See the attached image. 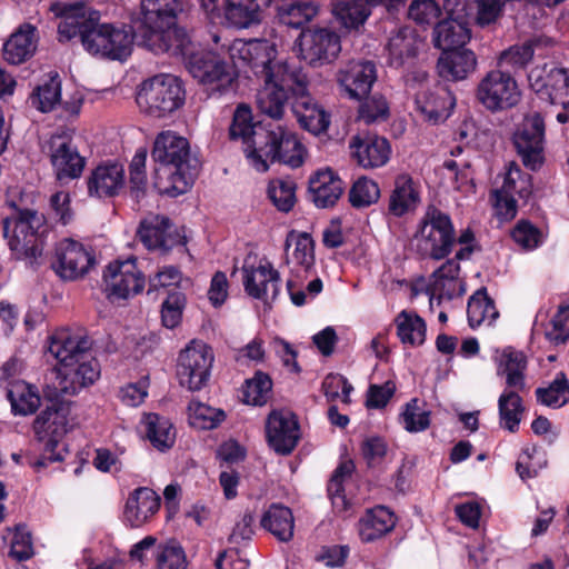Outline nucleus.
<instances>
[{"instance_id":"obj_1","label":"nucleus","mask_w":569,"mask_h":569,"mask_svg":"<svg viewBox=\"0 0 569 569\" xmlns=\"http://www.w3.org/2000/svg\"><path fill=\"white\" fill-rule=\"evenodd\" d=\"M58 26L59 41L79 38L83 48L94 56L124 60L131 54L133 37L123 28L100 23L98 11L83 3L64 6Z\"/></svg>"},{"instance_id":"obj_2","label":"nucleus","mask_w":569,"mask_h":569,"mask_svg":"<svg viewBox=\"0 0 569 569\" xmlns=\"http://www.w3.org/2000/svg\"><path fill=\"white\" fill-rule=\"evenodd\" d=\"M49 352L58 361L52 372L56 397L74 396L100 377V365L92 355V340L82 332H56L50 338Z\"/></svg>"},{"instance_id":"obj_3","label":"nucleus","mask_w":569,"mask_h":569,"mask_svg":"<svg viewBox=\"0 0 569 569\" xmlns=\"http://www.w3.org/2000/svg\"><path fill=\"white\" fill-rule=\"evenodd\" d=\"M142 21L136 37L139 44L156 54L186 56L191 44L177 20L186 10V0H141Z\"/></svg>"},{"instance_id":"obj_4","label":"nucleus","mask_w":569,"mask_h":569,"mask_svg":"<svg viewBox=\"0 0 569 569\" xmlns=\"http://www.w3.org/2000/svg\"><path fill=\"white\" fill-rule=\"evenodd\" d=\"M151 157L156 168V184L161 192L177 197L189 190L197 176V160L190 159V146L186 138L173 131L160 132L153 143Z\"/></svg>"},{"instance_id":"obj_5","label":"nucleus","mask_w":569,"mask_h":569,"mask_svg":"<svg viewBox=\"0 0 569 569\" xmlns=\"http://www.w3.org/2000/svg\"><path fill=\"white\" fill-rule=\"evenodd\" d=\"M3 237L17 260H28L30 264L42 256L49 227L44 214L22 209L2 220Z\"/></svg>"},{"instance_id":"obj_6","label":"nucleus","mask_w":569,"mask_h":569,"mask_svg":"<svg viewBox=\"0 0 569 569\" xmlns=\"http://www.w3.org/2000/svg\"><path fill=\"white\" fill-rule=\"evenodd\" d=\"M305 147L296 133L279 123H268L267 132H259L257 147L248 153L251 164L260 172L269 169L268 162L298 168L303 163Z\"/></svg>"},{"instance_id":"obj_7","label":"nucleus","mask_w":569,"mask_h":569,"mask_svg":"<svg viewBox=\"0 0 569 569\" xmlns=\"http://www.w3.org/2000/svg\"><path fill=\"white\" fill-rule=\"evenodd\" d=\"M456 244V230L450 216L435 206H428L418 222L410 246L421 259L448 258Z\"/></svg>"},{"instance_id":"obj_8","label":"nucleus","mask_w":569,"mask_h":569,"mask_svg":"<svg viewBox=\"0 0 569 569\" xmlns=\"http://www.w3.org/2000/svg\"><path fill=\"white\" fill-rule=\"evenodd\" d=\"M186 100L182 82L174 76L161 73L153 76L138 87L137 106L143 114L162 119L179 110Z\"/></svg>"},{"instance_id":"obj_9","label":"nucleus","mask_w":569,"mask_h":569,"mask_svg":"<svg viewBox=\"0 0 569 569\" xmlns=\"http://www.w3.org/2000/svg\"><path fill=\"white\" fill-rule=\"evenodd\" d=\"M187 56L189 72L203 86L208 97H220L233 89L237 74L233 66L226 59L213 51L191 53L190 47Z\"/></svg>"},{"instance_id":"obj_10","label":"nucleus","mask_w":569,"mask_h":569,"mask_svg":"<svg viewBox=\"0 0 569 569\" xmlns=\"http://www.w3.org/2000/svg\"><path fill=\"white\" fill-rule=\"evenodd\" d=\"M68 412L60 403L48 406L33 421L32 429L37 441L43 445V455L39 458L27 457V462L36 470L47 468L49 463L62 460L56 448L67 433Z\"/></svg>"},{"instance_id":"obj_11","label":"nucleus","mask_w":569,"mask_h":569,"mask_svg":"<svg viewBox=\"0 0 569 569\" xmlns=\"http://www.w3.org/2000/svg\"><path fill=\"white\" fill-rule=\"evenodd\" d=\"M231 57H236L242 62L240 67H249L258 80H273L274 77H284V80H291L290 70L300 66L291 62L276 61L277 50L268 40H250L239 42L233 46Z\"/></svg>"},{"instance_id":"obj_12","label":"nucleus","mask_w":569,"mask_h":569,"mask_svg":"<svg viewBox=\"0 0 569 569\" xmlns=\"http://www.w3.org/2000/svg\"><path fill=\"white\" fill-rule=\"evenodd\" d=\"M42 150L60 183H68L82 176L87 160L74 143L73 130L58 129L44 142Z\"/></svg>"},{"instance_id":"obj_13","label":"nucleus","mask_w":569,"mask_h":569,"mask_svg":"<svg viewBox=\"0 0 569 569\" xmlns=\"http://www.w3.org/2000/svg\"><path fill=\"white\" fill-rule=\"evenodd\" d=\"M470 0H445L448 17L433 29V44L442 51L461 49L470 39L468 8Z\"/></svg>"},{"instance_id":"obj_14","label":"nucleus","mask_w":569,"mask_h":569,"mask_svg":"<svg viewBox=\"0 0 569 569\" xmlns=\"http://www.w3.org/2000/svg\"><path fill=\"white\" fill-rule=\"evenodd\" d=\"M477 100L489 111H502L516 106L520 99L517 81L509 71L493 69L480 80Z\"/></svg>"},{"instance_id":"obj_15","label":"nucleus","mask_w":569,"mask_h":569,"mask_svg":"<svg viewBox=\"0 0 569 569\" xmlns=\"http://www.w3.org/2000/svg\"><path fill=\"white\" fill-rule=\"evenodd\" d=\"M94 264L96 256L91 247L69 238L57 242L51 268L60 279L78 280L84 277Z\"/></svg>"},{"instance_id":"obj_16","label":"nucleus","mask_w":569,"mask_h":569,"mask_svg":"<svg viewBox=\"0 0 569 569\" xmlns=\"http://www.w3.org/2000/svg\"><path fill=\"white\" fill-rule=\"evenodd\" d=\"M545 119L539 112L527 114L513 133L512 142L523 166L538 170L545 161Z\"/></svg>"},{"instance_id":"obj_17","label":"nucleus","mask_w":569,"mask_h":569,"mask_svg":"<svg viewBox=\"0 0 569 569\" xmlns=\"http://www.w3.org/2000/svg\"><path fill=\"white\" fill-rule=\"evenodd\" d=\"M212 362L213 353L209 346L203 342H190L178 357L179 383L190 391L202 389L209 380Z\"/></svg>"},{"instance_id":"obj_18","label":"nucleus","mask_w":569,"mask_h":569,"mask_svg":"<svg viewBox=\"0 0 569 569\" xmlns=\"http://www.w3.org/2000/svg\"><path fill=\"white\" fill-rule=\"evenodd\" d=\"M106 292L109 299H129L142 292L146 286L143 272L137 266V258L110 262L103 271Z\"/></svg>"},{"instance_id":"obj_19","label":"nucleus","mask_w":569,"mask_h":569,"mask_svg":"<svg viewBox=\"0 0 569 569\" xmlns=\"http://www.w3.org/2000/svg\"><path fill=\"white\" fill-rule=\"evenodd\" d=\"M528 82L532 91L551 104L569 102V69L545 64L535 67L528 73Z\"/></svg>"},{"instance_id":"obj_20","label":"nucleus","mask_w":569,"mask_h":569,"mask_svg":"<svg viewBox=\"0 0 569 569\" xmlns=\"http://www.w3.org/2000/svg\"><path fill=\"white\" fill-rule=\"evenodd\" d=\"M291 80L282 81L283 77H274L273 80H262L263 87L257 93V106L261 113L279 120L283 117L289 99L295 100V87L298 80L305 77L302 68L290 70Z\"/></svg>"},{"instance_id":"obj_21","label":"nucleus","mask_w":569,"mask_h":569,"mask_svg":"<svg viewBox=\"0 0 569 569\" xmlns=\"http://www.w3.org/2000/svg\"><path fill=\"white\" fill-rule=\"evenodd\" d=\"M307 74L299 78L295 87V100L291 109L299 124L315 136L326 132L330 124V114L309 94Z\"/></svg>"},{"instance_id":"obj_22","label":"nucleus","mask_w":569,"mask_h":569,"mask_svg":"<svg viewBox=\"0 0 569 569\" xmlns=\"http://www.w3.org/2000/svg\"><path fill=\"white\" fill-rule=\"evenodd\" d=\"M266 438L277 453L290 455L301 438L296 415L284 409L272 410L266 420Z\"/></svg>"},{"instance_id":"obj_23","label":"nucleus","mask_w":569,"mask_h":569,"mask_svg":"<svg viewBox=\"0 0 569 569\" xmlns=\"http://www.w3.org/2000/svg\"><path fill=\"white\" fill-rule=\"evenodd\" d=\"M137 236L149 250L166 252L178 244H186V238L179 233L170 219L159 214L144 218L139 224Z\"/></svg>"},{"instance_id":"obj_24","label":"nucleus","mask_w":569,"mask_h":569,"mask_svg":"<svg viewBox=\"0 0 569 569\" xmlns=\"http://www.w3.org/2000/svg\"><path fill=\"white\" fill-rule=\"evenodd\" d=\"M340 50V38L333 31L321 28L302 33L301 54L311 66L330 63Z\"/></svg>"},{"instance_id":"obj_25","label":"nucleus","mask_w":569,"mask_h":569,"mask_svg":"<svg viewBox=\"0 0 569 569\" xmlns=\"http://www.w3.org/2000/svg\"><path fill=\"white\" fill-rule=\"evenodd\" d=\"M351 158L363 169L381 168L390 159V142L376 134H357L349 141Z\"/></svg>"},{"instance_id":"obj_26","label":"nucleus","mask_w":569,"mask_h":569,"mask_svg":"<svg viewBox=\"0 0 569 569\" xmlns=\"http://www.w3.org/2000/svg\"><path fill=\"white\" fill-rule=\"evenodd\" d=\"M243 287L246 292L264 303L276 300L280 292V273L267 262L258 267H243Z\"/></svg>"},{"instance_id":"obj_27","label":"nucleus","mask_w":569,"mask_h":569,"mask_svg":"<svg viewBox=\"0 0 569 569\" xmlns=\"http://www.w3.org/2000/svg\"><path fill=\"white\" fill-rule=\"evenodd\" d=\"M346 189L345 182L330 168L319 169L309 177L308 198L319 209L337 204Z\"/></svg>"},{"instance_id":"obj_28","label":"nucleus","mask_w":569,"mask_h":569,"mask_svg":"<svg viewBox=\"0 0 569 569\" xmlns=\"http://www.w3.org/2000/svg\"><path fill=\"white\" fill-rule=\"evenodd\" d=\"M338 82L349 98H366L377 80V69L371 61L352 62L338 72Z\"/></svg>"},{"instance_id":"obj_29","label":"nucleus","mask_w":569,"mask_h":569,"mask_svg":"<svg viewBox=\"0 0 569 569\" xmlns=\"http://www.w3.org/2000/svg\"><path fill=\"white\" fill-rule=\"evenodd\" d=\"M126 182L123 166L101 163L87 178L88 193L96 198H112L119 194Z\"/></svg>"},{"instance_id":"obj_30","label":"nucleus","mask_w":569,"mask_h":569,"mask_svg":"<svg viewBox=\"0 0 569 569\" xmlns=\"http://www.w3.org/2000/svg\"><path fill=\"white\" fill-rule=\"evenodd\" d=\"M417 110L425 120L437 124L449 118L455 98L445 87L438 84L433 90H423L416 96Z\"/></svg>"},{"instance_id":"obj_31","label":"nucleus","mask_w":569,"mask_h":569,"mask_svg":"<svg viewBox=\"0 0 569 569\" xmlns=\"http://www.w3.org/2000/svg\"><path fill=\"white\" fill-rule=\"evenodd\" d=\"M160 508V497L146 487L136 489L127 499L123 518L132 528L144 525Z\"/></svg>"},{"instance_id":"obj_32","label":"nucleus","mask_w":569,"mask_h":569,"mask_svg":"<svg viewBox=\"0 0 569 569\" xmlns=\"http://www.w3.org/2000/svg\"><path fill=\"white\" fill-rule=\"evenodd\" d=\"M477 58L469 49L442 51L437 69L441 78L451 81L463 80L476 70Z\"/></svg>"},{"instance_id":"obj_33","label":"nucleus","mask_w":569,"mask_h":569,"mask_svg":"<svg viewBox=\"0 0 569 569\" xmlns=\"http://www.w3.org/2000/svg\"><path fill=\"white\" fill-rule=\"evenodd\" d=\"M419 202L420 191L413 179L407 173L397 176L389 197V213L397 218L403 217L415 211Z\"/></svg>"},{"instance_id":"obj_34","label":"nucleus","mask_w":569,"mask_h":569,"mask_svg":"<svg viewBox=\"0 0 569 569\" xmlns=\"http://www.w3.org/2000/svg\"><path fill=\"white\" fill-rule=\"evenodd\" d=\"M37 42V28L24 23L4 42L3 57L11 64H21L34 54Z\"/></svg>"},{"instance_id":"obj_35","label":"nucleus","mask_w":569,"mask_h":569,"mask_svg":"<svg viewBox=\"0 0 569 569\" xmlns=\"http://www.w3.org/2000/svg\"><path fill=\"white\" fill-rule=\"evenodd\" d=\"M268 123L253 122L252 111L247 104H239L232 117L229 127V138L231 140H241L246 146L247 154L257 147V138L259 132H267Z\"/></svg>"},{"instance_id":"obj_36","label":"nucleus","mask_w":569,"mask_h":569,"mask_svg":"<svg viewBox=\"0 0 569 569\" xmlns=\"http://www.w3.org/2000/svg\"><path fill=\"white\" fill-rule=\"evenodd\" d=\"M496 362L497 375L506 378L507 388L516 390L526 388L527 358L522 351L507 347L496 357Z\"/></svg>"},{"instance_id":"obj_37","label":"nucleus","mask_w":569,"mask_h":569,"mask_svg":"<svg viewBox=\"0 0 569 569\" xmlns=\"http://www.w3.org/2000/svg\"><path fill=\"white\" fill-rule=\"evenodd\" d=\"M276 0H227L226 18L237 28H248L261 21L262 11Z\"/></svg>"},{"instance_id":"obj_38","label":"nucleus","mask_w":569,"mask_h":569,"mask_svg":"<svg viewBox=\"0 0 569 569\" xmlns=\"http://www.w3.org/2000/svg\"><path fill=\"white\" fill-rule=\"evenodd\" d=\"M7 399L10 402L11 411L14 416L24 417L32 415L41 405V397L38 388L23 380L9 382L7 388Z\"/></svg>"},{"instance_id":"obj_39","label":"nucleus","mask_w":569,"mask_h":569,"mask_svg":"<svg viewBox=\"0 0 569 569\" xmlns=\"http://www.w3.org/2000/svg\"><path fill=\"white\" fill-rule=\"evenodd\" d=\"M260 526L279 541L288 542L293 538V515L291 509L283 505H270L260 519Z\"/></svg>"},{"instance_id":"obj_40","label":"nucleus","mask_w":569,"mask_h":569,"mask_svg":"<svg viewBox=\"0 0 569 569\" xmlns=\"http://www.w3.org/2000/svg\"><path fill=\"white\" fill-rule=\"evenodd\" d=\"M395 527L392 512L386 507L379 506L368 510L359 520L358 531L363 542L375 541Z\"/></svg>"},{"instance_id":"obj_41","label":"nucleus","mask_w":569,"mask_h":569,"mask_svg":"<svg viewBox=\"0 0 569 569\" xmlns=\"http://www.w3.org/2000/svg\"><path fill=\"white\" fill-rule=\"evenodd\" d=\"M467 316L469 326L475 329L482 323L492 325L499 317L495 301L487 295L486 288L478 289L468 300Z\"/></svg>"},{"instance_id":"obj_42","label":"nucleus","mask_w":569,"mask_h":569,"mask_svg":"<svg viewBox=\"0 0 569 569\" xmlns=\"http://www.w3.org/2000/svg\"><path fill=\"white\" fill-rule=\"evenodd\" d=\"M146 436L159 451L170 449L176 440V432L169 419L158 413H147L143 418Z\"/></svg>"},{"instance_id":"obj_43","label":"nucleus","mask_w":569,"mask_h":569,"mask_svg":"<svg viewBox=\"0 0 569 569\" xmlns=\"http://www.w3.org/2000/svg\"><path fill=\"white\" fill-rule=\"evenodd\" d=\"M371 0H339L333 6V14L346 29L363 26L371 13Z\"/></svg>"},{"instance_id":"obj_44","label":"nucleus","mask_w":569,"mask_h":569,"mask_svg":"<svg viewBox=\"0 0 569 569\" xmlns=\"http://www.w3.org/2000/svg\"><path fill=\"white\" fill-rule=\"evenodd\" d=\"M519 391L507 388L498 399L500 426L510 432L518 431L525 411Z\"/></svg>"},{"instance_id":"obj_45","label":"nucleus","mask_w":569,"mask_h":569,"mask_svg":"<svg viewBox=\"0 0 569 569\" xmlns=\"http://www.w3.org/2000/svg\"><path fill=\"white\" fill-rule=\"evenodd\" d=\"M389 64L395 68L402 67L417 54L416 38L411 30L403 28L393 34L388 42Z\"/></svg>"},{"instance_id":"obj_46","label":"nucleus","mask_w":569,"mask_h":569,"mask_svg":"<svg viewBox=\"0 0 569 569\" xmlns=\"http://www.w3.org/2000/svg\"><path fill=\"white\" fill-rule=\"evenodd\" d=\"M29 102L43 113L52 111L61 102V80L58 73L37 86L29 97Z\"/></svg>"},{"instance_id":"obj_47","label":"nucleus","mask_w":569,"mask_h":569,"mask_svg":"<svg viewBox=\"0 0 569 569\" xmlns=\"http://www.w3.org/2000/svg\"><path fill=\"white\" fill-rule=\"evenodd\" d=\"M537 401L551 408H561L569 402V380L565 372H558L547 387L535 391Z\"/></svg>"},{"instance_id":"obj_48","label":"nucleus","mask_w":569,"mask_h":569,"mask_svg":"<svg viewBox=\"0 0 569 569\" xmlns=\"http://www.w3.org/2000/svg\"><path fill=\"white\" fill-rule=\"evenodd\" d=\"M397 335L402 343L420 346L426 339V322L416 313L401 311L397 319Z\"/></svg>"},{"instance_id":"obj_49","label":"nucleus","mask_w":569,"mask_h":569,"mask_svg":"<svg viewBox=\"0 0 569 569\" xmlns=\"http://www.w3.org/2000/svg\"><path fill=\"white\" fill-rule=\"evenodd\" d=\"M318 13L313 2L295 1L278 7V18L282 24L299 29Z\"/></svg>"},{"instance_id":"obj_50","label":"nucleus","mask_w":569,"mask_h":569,"mask_svg":"<svg viewBox=\"0 0 569 569\" xmlns=\"http://www.w3.org/2000/svg\"><path fill=\"white\" fill-rule=\"evenodd\" d=\"M297 183L290 178H277L270 180L267 189L268 198L281 212H289L297 202Z\"/></svg>"},{"instance_id":"obj_51","label":"nucleus","mask_w":569,"mask_h":569,"mask_svg":"<svg viewBox=\"0 0 569 569\" xmlns=\"http://www.w3.org/2000/svg\"><path fill=\"white\" fill-rule=\"evenodd\" d=\"M271 391V378L268 373L258 370L253 377L247 379L242 386L243 401L252 406H263L268 402Z\"/></svg>"},{"instance_id":"obj_52","label":"nucleus","mask_w":569,"mask_h":569,"mask_svg":"<svg viewBox=\"0 0 569 569\" xmlns=\"http://www.w3.org/2000/svg\"><path fill=\"white\" fill-rule=\"evenodd\" d=\"M380 198L378 183L367 177L358 178L350 191L349 201L353 208L361 209L376 203Z\"/></svg>"},{"instance_id":"obj_53","label":"nucleus","mask_w":569,"mask_h":569,"mask_svg":"<svg viewBox=\"0 0 569 569\" xmlns=\"http://www.w3.org/2000/svg\"><path fill=\"white\" fill-rule=\"evenodd\" d=\"M186 295L179 290H170L161 305V322L168 329L177 328L182 320L186 308Z\"/></svg>"},{"instance_id":"obj_54","label":"nucleus","mask_w":569,"mask_h":569,"mask_svg":"<svg viewBox=\"0 0 569 569\" xmlns=\"http://www.w3.org/2000/svg\"><path fill=\"white\" fill-rule=\"evenodd\" d=\"M429 410L419 406L417 398L411 399L406 403L403 411L400 415L401 423L408 432H421L430 426Z\"/></svg>"},{"instance_id":"obj_55","label":"nucleus","mask_w":569,"mask_h":569,"mask_svg":"<svg viewBox=\"0 0 569 569\" xmlns=\"http://www.w3.org/2000/svg\"><path fill=\"white\" fill-rule=\"evenodd\" d=\"M547 340L555 345H563L569 339V305H561L550 320L546 330Z\"/></svg>"},{"instance_id":"obj_56","label":"nucleus","mask_w":569,"mask_h":569,"mask_svg":"<svg viewBox=\"0 0 569 569\" xmlns=\"http://www.w3.org/2000/svg\"><path fill=\"white\" fill-rule=\"evenodd\" d=\"M533 48L530 42L516 44L502 51L498 59V67H510L513 70L525 68L533 57Z\"/></svg>"},{"instance_id":"obj_57","label":"nucleus","mask_w":569,"mask_h":569,"mask_svg":"<svg viewBox=\"0 0 569 569\" xmlns=\"http://www.w3.org/2000/svg\"><path fill=\"white\" fill-rule=\"evenodd\" d=\"M512 240L523 250H533L542 243L539 228L528 220H520L511 230Z\"/></svg>"},{"instance_id":"obj_58","label":"nucleus","mask_w":569,"mask_h":569,"mask_svg":"<svg viewBox=\"0 0 569 569\" xmlns=\"http://www.w3.org/2000/svg\"><path fill=\"white\" fill-rule=\"evenodd\" d=\"M389 116V107L382 96L367 98L358 110V118L367 124L383 121Z\"/></svg>"},{"instance_id":"obj_59","label":"nucleus","mask_w":569,"mask_h":569,"mask_svg":"<svg viewBox=\"0 0 569 569\" xmlns=\"http://www.w3.org/2000/svg\"><path fill=\"white\" fill-rule=\"evenodd\" d=\"M360 450L368 468H378L387 456L388 446L383 438L371 436L363 439Z\"/></svg>"},{"instance_id":"obj_60","label":"nucleus","mask_w":569,"mask_h":569,"mask_svg":"<svg viewBox=\"0 0 569 569\" xmlns=\"http://www.w3.org/2000/svg\"><path fill=\"white\" fill-rule=\"evenodd\" d=\"M322 390L329 401H335L341 397L345 403H349L350 393L353 390V387L342 375L330 373L322 382Z\"/></svg>"},{"instance_id":"obj_61","label":"nucleus","mask_w":569,"mask_h":569,"mask_svg":"<svg viewBox=\"0 0 569 569\" xmlns=\"http://www.w3.org/2000/svg\"><path fill=\"white\" fill-rule=\"evenodd\" d=\"M9 556L17 561H26L33 556V546L30 532L26 526H17L12 536Z\"/></svg>"},{"instance_id":"obj_62","label":"nucleus","mask_w":569,"mask_h":569,"mask_svg":"<svg viewBox=\"0 0 569 569\" xmlns=\"http://www.w3.org/2000/svg\"><path fill=\"white\" fill-rule=\"evenodd\" d=\"M188 409L193 423H199L202 429H213L224 419L223 411H216L201 402L191 401Z\"/></svg>"},{"instance_id":"obj_63","label":"nucleus","mask_w":569,"mask_h":569,"mask_svg":"<svg viewBox=\"0 0 569 569\" xmlns=\"http://www.w3.org/2000/svg\"><path fill=\"white\" fill-rule=\"evenodd\" d=\"M182 281V272L181 270L176 266H164L163 268L159 269L154 276L149 278V288H148V295H150L153 291H158L159 289H166V288H177L179 287L180 282ZM177 290V289H173Z\"/></svg>"},{"instance_id":"obj_64","label":"nucleus","mask_w":569,"mask_h":569,"mask_svg":"<svg viewBox=\"0 0 569 569\" xmlns=\"http://www.w3.org/2000/svg\"><path fill=\"white\" fill-rule=\"evenodd\" d=\"M187 559L180 546H163L157 553V569H186Z\"/></svg>"}]
</instances>
